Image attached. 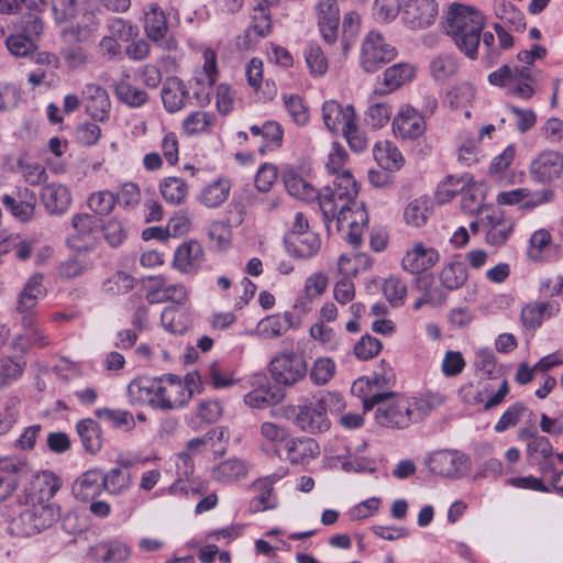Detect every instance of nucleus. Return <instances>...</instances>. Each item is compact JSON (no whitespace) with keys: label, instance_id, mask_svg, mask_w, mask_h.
<instances>
[{"label":"nucleus","instance_id":"f257e3e1","mask_svg":"<svg viewBox=\"0 0 563 563\" xmlns=\"http://www.w3.org/2000/svg\"><path fill=\"white\" fill-rule=\"evenodd\" d=\"M358 189L353 175L344 172L332 185L322 188L320 197V210L325 225L329 228L330 222L335 221L336 230L354 246L361 244L363 231L368 223L364 203L356 199Z\"/></svg>","mask_w":563,"mask_h":563},{"label":"nucleus","instance_id":"f03ea898","mask_svg":"<svg viewBox=\"0 0 563 563\" xmlns=\"http://www.w3.org/2000/svg\"><path fill=\"white\" fill-rule=\"evenodd\" d=\"M388 383L385 375H375L372 380L360 378L352 386L353 394L363 396V408L372 410L375 406V420L386 428L405 429L418 422L410 398L390 391H372L373 387H382Z\"/></svg>","mask_w":563,"mask_h":563},{"label":"nucleus","instance_id":"7ed1b4c3","mask_svg":"<svg viewBox=\"0 0 563 563\" xmlns=\"http://www.w3.org/2000/svg\"><path fill=\"white\" fill-rule=\"evenodd\" d=\"M484 26L482 12L471 5L453 3L448 11L444 30L466 57L476 59Z\"/></svg>","mask_w":563,"mask_h":563},{"label":"nucleus","instance_id":"20e7f679","mask_svg":"<svg viewBox=\"0 0 563 563\" xmlns=\"http://www.w3.org/2000/svg\"><path fill=\"white\" fill-rule=\"evenodd\" d=\"M343 406L342 397L335 393H319L312 398H306L298 406L294 423L301 431L316 434L330 429L328 411L339 410Z\"/></svg>","mask_w":563,"mask_h":563},{"label":"nucleus","instance_id":"39448f33","mask_svg":"<svg viewBox=\"0 0 563 563\" xmlns=\"http://www.w3.org/2000/svg\"><path fill=\"white\" fill-rule=\"evenodd\" d=\"M267 369L276 385L290 388L305 380L308 363L305 353L291 346L277 351L272 356Z\"/></svg>","mask_w":563,"mask_h":563},{"label":"nucleus","instance_id":"423d86ee","mask_svg":"<svg viewBox=\"0 0 563 563\" xmlns=\"http://www.w3.org/2000/svg\"><path fill=\"white\" fill-rule=\"evenodd\" d=\"M59 516V507L55 504L36 503L12 517L7 530L13 537H31L52 527Z\"/></svg>","mask_w":563,"mask_h":563},{"label":"nucleus","instance_id":"0eeeda50","mask_svg":"<svg viewBox=\"0 0 563 563\" xmlns=\"http://www.w3.org/2000/svg\"><path fill=\"white\" fill-rule=\"evenodd\" d=\"M488 81L493 86L506 87L508 93L525 100L534 95L536 78L527 66L503 65L488 75Z\"/></svg>","mask_w":563,"mask_h":563},{"label":"nucleus","instance_id":"6e6552de","mask_svg":"<svg viewBox=\"0 0 563 563\" xmlns=\"http://www.w3.org/2000/svg\"><path fill=\"white\" fill-rule=\"evenodd\" d=\"M194 382L192 376H187L186 382L177 375L167 374L158 379L156 393V408L161 410H174L186 406L191 399L194 391L189 384Z\"/></svg>","mask_w":563,"mask_h":563},{"label":"nucleus","instance_id":"1a4fd4ad","mask_svg":"<svg viewBox=\"0 0 563 563\" xmlns=\"http://www.w3.org/2000/svg\"><path fill=\"white\" fill-rule=\"evenodd\" d=\"M396 55V47L388 43L382 33L369 31L362 42L361 67L366 73H374L391 62Z\"/></svg>","mask_w":563,"mask_h":563},{"label":"nucleus","instance_id":"9d476101","mask_svg":"<svg viewBox=\"0 0 563 563\" xmlns=\"http://www.w3.org/2000/svg\"><path fill=\"white\" fill-rule=\"evenodd\" d=\"M391 130L397 139L416 141L424 135L427 121L418 109L409 103H404L393 118Z\"/></svg>","mask_w":563,"mask_h":563},{"label":"nucleus","instance_id":"9b49d317","mask_svg":"<svg viewBox=\"0 0 563 563\" xmlns=\"http://www.w3.org/2000/svg\"><path fill=\"white\" fill-rule=\"evenodd\" d=\"M426 464L435 475L457 478L466 473L468 457L457 450H439L428 455Z\"/></svg>","mask_w":563,"mask_h":563},{"label":"nucleus","instance_id":"f8f14e48","mask_svg":"<svg viewBox=\"0 0 563 563\" xmlns=\"http://www.w3.org/2000/svg\"><path fill=\"white\" fill-rule=\"evenodd\" d=\"M43 282V274L34 273L18 295L15 311L21 316L22 324L31 325L32 317H36L38 300L46 295Z\"/></svg>","mask_w":563,"mask_h":563},{"label":"nucleus","instance_id":"ddd939ff","mask_svg":"<svg viewBox=\"0 0 563 563\" xmlns=\"http://www.w3.org/2000/svg\"><path fill=\"white\" fill-rule=\"evenodd\" d=\"M1 202L5 210L21 222H30L35 217L37 198L27 187H15L1 197Z\"/></svg>","mask_w":563,"mask_h":563},{"label":"nucleus","instance_id":"4468645a","mask_svg":"<svg viewBox=\"0 0 563 563\" xmlns=\"http://www.w3.org/2000/svg\"><path fill=\"white\" fill-rule=\"evenodd\" d=\"M531 178L540 184H551L563 175V154L549 150L540 153L529 166Z\"/></svg>","mask_w":563,"mask_h":563},{"label":"nucleus","instance_id":"2eb2a0df","mask_svg":"<svg viewBox=\"0 0 563 563\" xmlns=\"http://www.w3.org/2000/svg\"><path fill=\"white\" fill-rule=\"evenodd\" d=\"M81 101L86 112L99 122H106L110 117L111 100L106 88L96 82H88L81 90Z\"/></svg>","mask_w":563,"mask_h":563},{"label":"nucleus","instance_id":"dca6fc26","mask_svg":"<svg viewBox=\"0 0 563 563\" xmlns=\"http://www.w3.org/2000/svg\"><path fill=\"white\" fill-rule=\"evenodd\" d=\"M437 16L435 0H407L404 4L402 20L412 30L430 26Z\"/></svg>","mask_w":563,"mask_h":563},{"label":"nucleus","instance_id":"f3484780","mask_svg":"<svg viewBox=\"0 0 563 563\" xmlns=\"http://www.w3.org/2000/svg\"><path fill=\"white\" fill-rule=\"evenodd\" d=\"M205 262L201 244L190 240L180 244L174 254L173 267L186 275H195Z\"/></svg>","mask_w":563,"mask_h":563},{"label":"nucleus","instance_id":"a211bd4d","mask_svg":"<svg viewBox=\"0 0 563 563\" xmlns=\"http://www.w3.org/2000/svg\"><path fill=\"white\" fill-rule=\"evenodd\" d=\"M554 196L555 194L552 189H542L531 194L527 188H517L499 192L496 201L498 205L504 206H515L522 202L523 208L532 209L537 206L552 201Z\"/></svg>","mask_w":563,"mask_h":563},{"label":"nucleus","instance_id":"6ab92c4d","mask_svg":"<svg viewBox=\"0 0 563 563\" xmlns=\"http://www.w3.org/2000/svg\"><path fill=\"white\" fill-rule=\"evenodd\" d=\"M482 229L487 244L498 247L504 245L515 229V222L501 213L493 212L482 217Z\"/></svg>","mask_w":563,"mask_h":563},{"label":"nucleus","instance_id":"aec40b11","mask_svg":"<svg viewBox=\"0 0 563 563\" xmlns=\"http://www.w3.org/2000/svg\"><path fill=\"white\" fill-rule=\"evenodd\" d=\"M318 26L323 40L333 44L338 38L340 11L335 0H319L316 4Z\"/></svg>","mask_w":563,"mask_h":563},{"label":"nucleus","instance_id":"412c9836","mask_svg":"<svg viewBox=\"0 0 563 563\" xmlns=\"http://www.w3.org/2000/svg\"><path fill=\"white\" fill-rule=\"evenodd\" d=\"M439 261L440 254L434 247L417 242L411 250L407 251L401 265L410 274H420L433 267Z\"/></svg>","mask_w":563,"mask_h":563},{"label":"nucleus","instance_id":"4be33fe9","mask_svg":"<svg viewBox=\"0 0 563 563\" xmlns=\"http://www.w3.org/2000/svg\"><path fill=\"white\" fill-rule=\"evenodd\" d=\"M144 30L151 41L161 43L167 49L175 47V42L167 40V18L158 4L151 3L148 10L145 12Z\"/></svg>","mask_w":563,"mask_h":563},{"label":"nucleus","instance_id":"5701e85b","mask_svg":"<svg viewBox=\"0 0 563 563\" xmlns=\"http://www.w3.org/2000/svg\"><path fill=\"white\" fill-rule=\"evenodd\" d=\"M41 201L49 214L65 213L71 205V194L67 186L58 183L46 184L40 192Z\"/></svg>","mask_w":563,"mask_h":563},{"label":"nucleus","instance_id":"b1692460","mask_svg":"<svg viewBox=\"0 0 563 563\" xmlns=\"http://www.w3.org/2000/svg\"><path fill=\"white\" fill-rule=\"evenodd\" d=\"M71 227L76 233L69 236L68 245L75 251L88 252L91 247L88 244H82L81 242L92 239V235L98 228V220L96 216L89 213H76L71 218Z\"/></svg>","mask_w":563,"mask_h":563},{"label":"nucleus","instance_id":"393cba45","mask_svg":"<svg viewBox=\"0 0 563 563\" xmlns=\"http://www.w3.org/2000/svg\"><path fill=\"white\" fill-rule=\"evenodd\" d=\"M355 118L356 113L352 104L343 107L335 100H328L323 103L322 119L331 132L343 131Z\"/></svg>","mask_w":563,"mask_h":563},{"label":"nucleus","instance_id":"a878e982","mask_svg":"<svg viewBox=\"0 0 563 563\" xmlns=\"http://www.w3.org/2000/svg\"><path fill=\"white\" fill-rule=\"evenodd\" d=\"M284 244L289 255L297 258H309L318 253L321 242L316 233H303L299 235L286 233Z\"/></svg>","mask_w":563,"mask_h":563},{"label":"nucleus","instance_id":"bb28decb","mask_svg":"<svg viewBox=\"0 0 563 563\" xmlns=\"http://www.w3.org/2000/svg\"><path fill=\"white\" fill-rule=\"evenodd\" d=\"M415 77V67L409 63H399L388 67L383 74L384 88H375L374 95H387L400 86L411 81Z\"/></svg>","mask_w":563,"mask_h":563},{"label":"nucleus","instance_id":"cd10ccee","mask_svg":"<svg viewBox=\"0 0 563 563\" xmlns=\"http://www.w3.org/2000/svg\"><path fill=\"white\" fill-rule=\"evenodd\" d=\"M285 188L288 194L305 201H313L322 196V190L319 191L312 184L300 176L295 169H286L283 174Z\"/></svg>","mask_w":563,"mask_h":563},{"label":"nucleus","instance_id":"c85d7f7f","mask_svg":"<svg viewBox=\"0 0 563 563\" xmlns=\"http://www.w3.org/2000/svg\"><path fill=\"white\" fill-rule=\"evenodd\" d=\"M162 101L169 113L181 110L189 98V92L184 84L177 77H168L162 88Z\"/></svg>","mask_w":563,"mask_h":563},{"label":"nucleus","instance_id":"c756f323","mask_svg":"<svg viewBox=\"0 0 563 563\" xmlns=\"http://www.w3.org/2000/svg\"><path fill=\"white\" fill-rule=\"evenodd\" d=\"M285 449L286 457L291 464H307L320 453L319 444L311 438H290Z\"/></svg>","mask_w":563,"mask_h":563},{"label":"nucleus","instance_id":"7c9ffc66","mask_svg":"<svg viewBox=\"0 0 563 563\" xmlns=\"http://www.w3.org/2000/svg\"><path fill=\"white\" fill-rule=\"evenodd\" d=\"M102 487V473L90 470L74 482L71 492L78 500L88 501L99 495Z\"/></svg>","mask_w":563,"mask_h":563},{"label":"nucleus","instance_id":"2f4dec72","mask_svg":"<svg viewBox=\"0 0 563 563\" xmlns=\"http://www.w3.org/2000/svg\"><path fill=\"white\" fill-rule=\"evenodd\" d=\"M158 379L137 378L128 385V397L132 405L150 404L156 408Z\"/></svg>","mask_w":563,"mask_h":563},{"label":"nucleus","instance_id":"473e14b6","mask_svg":"<svg viewBox=\"0 0 563 563\" xmlns=\"http://www.w3.org/2000/svg\"><path fill=\"white\" fill-rule=\"evenodd\" d=\"M250 132L255 137H261L258 150L262 155L267 151H274L282 145L283 129L276 121H266L263 125H252Z\"/></svg>","mask_w":563,"mask_h":563},{"label":"nucleus","instance_id":"72a5a7b5","mask_svg":"<svg viewBox=\"0 0 563 563\" xmlns=\"http://www.w3.org/2000/svg\"><path fill=\"white\" fill-rule=\"evenodd\" d=\"M459 58L454 54L442 53L434 56L429 64L432 79L440 84L451 80L459 71Z\"/></svg>","mask_w":563,"mask_h":563},{"label":"nucleus","instance_id":"f704fd0d","mask_svg":"<svg viewBox=\"0 0 563 563\" xmlns=\"http://www.w3.org/2000/svg\"><path fill=\"white\" fill-rule=\"evenodd\" d=\"M559 312V307L551 302L534 301L526 305L521 309V322L526 328H539L544 318H550Z\"/></svg>","mask_w":563,"mask_h":563},{"label":"nucleus","instance_id":"c9c22d12","mask_svg":"<svg viewBox=\"0 0 563 563\" xmlns=\"http://www.w3.org/2000/svg\"><path fill=\"white\" fill-rule=\"evenodd\" d=\"M76 431L88 453L95 454L101 449L102 430L96 420L91 418L79 420L76 426Z\"/></svg>","mask_w":563,"mask_h":563},{"label":"nucleus","instance_id":"e433bc0d","mask_svg":"<svg viewBox=\"0 0 563 563\" xmlns=\"http://www.w3.org/2000/svg\"><path fill=\"white\" fill-rule=\"evenodd\" d=\"M461 208L470 214H478L487 206L484 203L487 195V186L484 183H470L462 192Z\"/></svg>","mask_w":563,"mask_h":563},{"label":"nucleus","instance_id":"4c0bfd02","mask_svg":"<svg viewBox=\"0 0 563 563\" xmlns=\"http://www.w3.org/2000/svg\"><path fill=\"white\" fill-rule=\"evenodd\" d=\"M373 154L378 165L389 172H397L405 164L401 152L390 142L376 144Z\"/></svg>","mask_w":563,"mask_h":563},{"label":"nucleus","instance_id":"58836bf2","mask_svg":"<svg viewBox=\"0 0 563 563\" xmlns=\"http://www.w3.org/2000/svg\"><path fill=\"white\" fill-rule=\"evenodd\" d=\"M230 190L231 181L225 177H220L203 187L200 194V202L208 208H217L228 199Z\"/></svg>","mask_w":563,"mask_h":563},{"label":"nucleus","instance_id":"ea45409f","mask_svg":"<svg viewBox=\"0 0 563 563\" xmlns=\"http://www.w3.org/2000/svg\"><path fill=\"white\" fill-rule=\"evenodd\" d=\"M246 474V463L236 457L224 460L212 470L213 479L220 483H232L245 477Z\"/></svg>","mask_w":563,"mask_h":563},{"label":"nucleus","instance_id":"a19ab883","mask_svg":"<svg viewBox=\"0 0 563 563\" xmlns=\"http://www.w3.org/2000/svg\"><path fill=\"white\" fill-rule=\"evenodd\" d=\"M85 251H76V254L64 260L58 266V276L64 279H73L82 276L92 267V262L84 254Z\"/></svg>","mask_w":563,"mask_h":563},{"label":"nucleus","instance_id":"79ce46f5","mask_svg":"<svg viewBox=\"0 0 563 563\" xmlns=\"http://www.w3.org/2000/svg\"><path fill=\"white\" fill-rule=\"evenodd\" d=\"M379 95H371L368 106L365 111V122L373 130L385 126L391 117V107L387 102L376 100Z\"/></svg>","mask_w":563,"mask_h":563},{"label":"nucleus","instance_id":"37998d69","mask_svg":"<svg viewBox=\"0 0 563 563\" xmlns=\"http://www.w3.org/2000/svg\"><path fill=\"white\" fill-rule=\"evenodd\" d=\"M439 278L446 290L459 289L467 282V268L463 262H451L441 269Z\"/></svg>","mask_w":563,"mask_h":563},{"label":"nucleus","instance_id":"c03bdc74","mask_svg":"<svg viewBox=\"0 0 563 563\" xmlns=\"http://www.w3.org/2000/svg\"><path fill=\"white\" fill-rule=\"evenodd\" d=\"M62 479L51 471H42L35 476L34 488L38 493V503L49 504L48 501L56 495L62 487Z\"/></svg>","mask_w":563,"mask_h":563},{"label":"nucleus","instance_id":"a18cd8bd","mask_svg":"<svg viewBox=\"0 0 563 563\" xmlns=\"http://www.w3.org/2000/svg\"><path fill=\"white\" fill-rule=\"evenodd\" d=\"M14 172L30 186H40L45 183L48 175L46 168L37 163L31 162L25 157H20L15 163Z\"/></svg>","mask_w":563,"mask_h":563},{"label":"nucleus","instance_id":"49530a36","mask_svg":"<svg viewBox=\"0 0 563 563\" xmlns=\"http://www.w3.org/2000/svg\"><path fill=\"white\" fill-rule=\"evenodd\" d=\"M472 177L468 174L461 176H448L441 181L437 189V199L440 203L452 200L456 195L462 194L470 185Z\"/></svg>","mask_w":563,"mask_h":563},{"label":"nucleus","instance_id":"de8ad7c7","mask_svg":"<svg viewBox=\"0 0 563 563\" xmlns=\"http://www.w3.org/2000/svg\"><path fill=\"white\" fill-rule=\"evenodd\" d=\"M495 15L509 26L511 31H522L526 27L525 15L510 1L498 0L494 5Z\"/></svg>","mask_w":563,"mask_h":563},{"label":"nucleus","instance_id":"09e8293b","mask_svg":"<svg viewBox=\"0 0 563 563\" xmlns=\"http://www.w3.org/2000/svg\"><path fill=\"white\" fill-rule=\"evenodd\" d=\"M159 191L166 202L181 205L188 195V186L183 178L166 177L159 183Z\"/></svg>","mask_w":563,"mask_h":563},{"label":"nucleus","instance_id":"8fccbe9b","mask_svg":"<svg viewBox=\"0 0 563 563\" xmlns=\"http://www.w3.org/2000/svg\"><path fill=\"white\" fill-rule=\"evenodd\" d=\"M25 362L12 356L0 357V390L11 386L24 372Z\"/></svg>","mask_w":563,"mask_h":563},{"label":"nucleus","instance_id":"3c124183","mask_svg":"<svg viewBox=\"0 0 563 563\" xmlns=\"http://www.w3.org/2000/svg\"><path fill=\"white\" fill-rule=\"evenodd\" d=\"M216 121V115L206 111H195L186 117L183 129L188 135L208 133Z\"/></svg>","mask_w":563,"mask_h":563},{"label":"nucleus","instance_id":"603ef678","mask_svg":"<svg viewBox=\"0 0 563 563\" xmlns=\"http://www.w3.org/2000/svg\"><path fill=\"white\" fill-rule=\"evenodd\" d=\"M262 439L269 444L276 453L282 446H286L290 439V433L287 428L274 422H263L260 428Z\"/></svg>","mask_w":563,"mask_h":563},{"label":"nucleus","instance_id":"864d4df0","mask_svg":"<svg viewBox=\"0 0 563 563\" xmlns=\"http://www.w3.org/2000/svg\"><path fill=\"white\" fill-rule=\"evenodd\" d=\"M339 272L345 277H354L371 267L369 257L362 253L342 254L339 258Z\"/></svg>","mask_w":563,"mask_h":563},{"label":"nucleus","instance_id":"5fc2aeb1","mask_svg":"<svg viewBox=\"0 0 563 563\" xmlns=\"http://www.w3.org/2000/svg\"><path fill=\"white\" fill-rule=\"evenodd\" d=\"M95 416L99 419L111 422L115 429H124L131 431L135 427V420L130 411L111 408H98L95 410Z\"/></svg>","mask_w":563,"mask_h":563},{"label":"nucleus","instance_id":"6e6d98bb","mask_svg":"<svg viewBox=\"0 0 563 563\" xmlns=\"http://www.w3.org/2000/svg\"><path fill=\"white\" fill-rule=\"evenodd\" d=\"M303 57L312 76L320 77L327 73L329 67L328 58L318 44L309 43L303 51Z\"/></svg>","mask_w":563,"mask_h":563},{"label":"nucleus","instance_id":"4d7b16f0","mask_svg":"<svg viewBox=\"0 0 563 563\" xmlns=\"http://www.w3.org/2000/svg\"><path fill=\"white\" fill-rule=\"evenodd\" d=\"M102 483L109 493L120 495L131 486L132 477L130 473L123 472L120 467H114L107 474H102Z\"/></svg>","mask_w":563,"mask_h":563},{"label":"nucleus","instance_id":"13d9d810","mask_svg":"<svg viewBox=\"0 0 563 563\" xmlns=\"http://www.w3.org/2000/svg\"><path fill=\"white\" fill-rule=\"evenodd\" d=\"M101 231L104 240L111 247L120 246L128 238L126 224L118 217H113L106 221L101 227Z\"/></svg>","mask_w":563,"mask_h":563},{"label":"nucleus","instance_id":"bf43d9fd","mask_svg":"<svg viewBox=\"0 0 563 563\" xmlns=\"http://www.w3.org/2000/svg\"><path fill=\"white\" fill-rule=\"evenodd\" d=\"M87 205L95 216H108L114 209L117 198L110 190H100L88 197Z\"/></svg>","mask_w":563,"mask_h":563},{"label":"nucleus","instance_id":"052dcab7","mask_svg":"<svg viewBox=\"0 0 563 563\" xmlns=\"http://www.w3.org/2000/svg\"><path fill=\"white\" fill-rule=\"evenodd\" d=\"M114 90L118 99L130 107H141L148 99L144 90L124 80L118 82Z\"/></svg>","mask_w":563,"mask_h":563},{"label":"nucleus","instance_id":"680f3d73","mask_svg":"<svg viewBox=\"0 0 563 563\" xmlns=\"http://www.w3.org/2000/svg\"><path fill=\"white\" fill-rule=\"evenodd\" d=\"M474 98L475 88L470 82H461L448 92V101L452 110L470 107Z\"/></svg>","mask_w":563,"mask_h":563},{"label":"nucleus","instance_id":"e2e57ef3","mask_svg":"<svg viewBox=\"0 0 563 563\" xmlns=\"http://www.w3.org/2000/svg\"><path fill=\"white\" fill-rule=\"evenodd\" d=\"M285 108L297 125H306L309 122V110L299 95H284Z\"/></svg>","mask_w":563,"mask_h":563},{"label":"nucleus","instance_id":"0e129e2a","mask_svg":"<svg viewBox=\"0 0 563 563\" xmlns=\"http://www.w3.org/2000/svg\"><path fill=\"white\" fill-rule=\"evenodd\" d=\"M161 322L170 333H184L188 327L186 316L174 307H167L163 310Z\"/></svg>","mask_w":563,"mask_h":563},{"label":"nucleus","instance_id":"69168bd1","mask_svg":"<svg viewBox=\"0 0 563 563\" xmlns=\"http://www.w3.org/2000/svg\"><path fill=\"white\" fill-rule=\"evenodd\" d=\"M5 44L9 52L15 57H26L36 49L34 40L22 33L10 35Z\"/></svg>","mask_w":563,"mask_h":563},{"label":"nucleus","instance_id":"338daca9","mask_svg":"<svg viewBox=\"0 0 563 563\" xmlns=\"http://www.w3.org/2000/svg\"><path fill=\"white\" fill-rule=\"evenodd\" d=\"M386 299L395 307L402 306L407 296V285L400 278L389 277L383 284Z\"/></svg>","mask_w":563,"mask_h":563},{"label":"nucleus","instance_id":"774afa93","mask_svg":"<svg viewBox=\"0 0 563 563\" xmlns=\"http://www.w3.org/2000/svg\"><path fill=\"white\" fill-rule=\"evenodd\" d=\"M527 456L532 461L548 462L554 456L553 448L550 440L544 435L531 439L527 443Z\"/></svg>","mask_w":563,"mask_h":563}]
</instances>
